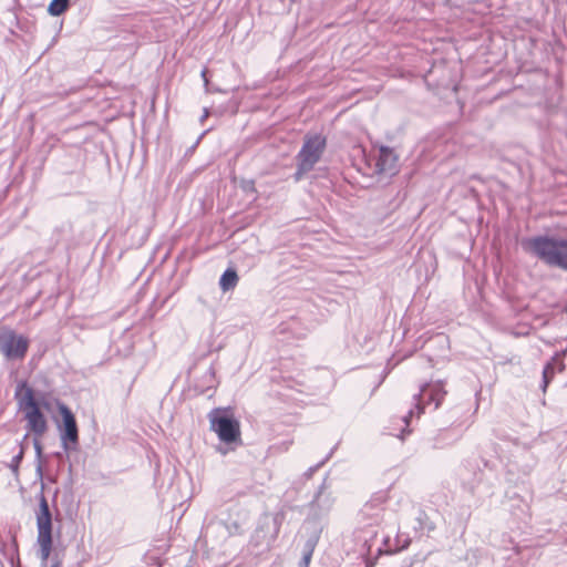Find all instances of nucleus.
I'll list each match as a JSON object with an SVG mask.
<instances>
[{"label":"nucleus","instance_id":"nucleus-1","mask_svg":"<svg viewBox=\"0 0 567 567\" xmlns=\"http://www.w3.org/2000/svg\"><path fill=\"white\" fill-rule=\"evenodd\" d=\"M522 247L546 266L567 271V237L537 235L524 238Z\"/></svg>","mask_w":567,"mask_h":567},{"label":"nucleus","instance_id":"nucleus-23","mask_svg":"<svg viewBox=\"0 0 567 567\" xmlns=\"http://www.w3.org/2000/svg\"><path fill=\"white\" fill-rule=\"evenodd\" d=\"M365 567H373V563L368 564Z\"/></svg>","mask_w":567,"mask_h":567},{"label":"nucleus","instance_id":"nucleus-22","mask_svg":"<svg viewBox=\"0 0 567 567\" xmlns=\"http://www.w3.org/2000/svg\"><path fill=\"white\" fill-rule=\"evenodd\" d=\"M320 497H321V492H319L315 498V503H318L320 501Z\"/></svg>","mask_w":567,"mask_h":567},{"label":"nucleus","instance_id":"nucleus-6","mask_svg":"<svg viewBox=\"0 0 567 567\" xmlns=\"http://www.w3.org/2000/svg\"><path fill=\"white\" fill-rule=\"evenodd\" d=\"M29 339L18 334L12 329H4L0 332V352L9 360H23L28 349Z\"/></svg>","mask_w":567,"mask_h":567},{"label":"nucleus","instance_id":"nucleus-7","mask_svg":"<svg viewBox=\"0 0 567 567\" xmlns=\"http://www.w3.org/2000/svg\"><path fill=\"white\" fill-rule=\"evenodd\" d=\"M58 410L63 421V431L60 435L62 446L65 451L73 450L79 442V431L75 417L72 411L64 403L59 402Z\"/></svg>","mask_w":567,"mask_h":567},{"label":"nucleus","instance_id":"nucleus-9","mask_svg":"<svg viewBox=\"0 0 567 567\" xmlns=\"http://www.w3.org/2000/svg\"><path fill=\"white\" fill-rule=\"evenodd\" d=\"M399 157L394 150L381 146L375 156V172L385 176H393L399 171Z\"/></svg>","mask_w":567,"mask_h":567},{"label":"nucleus","instance_id":"nucleus-16","mask_svg":"<svg viewBox=\"0 0 567 567\" xmlns=\"http://www.w3.org/2000/svg\"><path fill=\"white\" fill-rule=\"evenodd\" d=\"M34 449H35V453H37L38 458H40L41 455H42V446H41V444H40L38 439L34 440Z\"/></svg>","mask_w":567,"mask_h":567},{"label":"nucleus","instance_id":"nucleus-11","mask_svg":"<svg viewBox=\"0 0 567 567\" xmlns=\"http://www.w3.org/2000/svg\"><path fill=\"white\" fill-rule=\"evenodd\" d=\"M237 282H238L237 272L234 269L228 268L221 275L220 280H219V286L223 291H229L237 286Z\"/></svg>","mask_w":567,"mask_h":567},{"label":"nucleus","instance_id":"nucleus-13","mask_svg":"<svg viewBox=\"0 0 567 567\" xmlns=\"http://www.w3.org/2000/svg\"><path fill=\"white\" fill-rule=\"evenodd\" d=\"M559 364L558 361L549 362L545 365L543 371V390L545 391L550 379L555 374L556 367Z\"/></svg>","mask_w":567,"mask_h":567},{"label":"nucleus","instance_id":"nucleus-18","mask_svg":"<svg viewBox=\"0 0 567 567\" xmlns=\"http://www.w3.org/2000/svg\"><path fill=\"white\" fill-rule=\"evenodd\" d=\"M206 74H207V69H204V70L202 71V78L204 79V84H205V86L207 87V86H208V80H207Z\"/></svg>","mask_w":567,"mask_h":567},{"label":"nucleus","instance_id":"nucleus-15","mask_svg":"<svg viewBox=\"0 0 567 567\" xmlns=\"http://www.w3.org/2000/svg\"><path fill=\"white\" fill-rule=\"evenodd\" d=\"M323 464V462L317 464L316 466H311L309 467L306 472H305V476L306 478H310L312 476V474Z\"/></svg>","mask_w":567,"mask_h":567},{"label":"nucleus","instance_id":"nucleus-8","mask_svg":"<svg viewBox=\"0 0 567 567\" xmlns=\"http://www.w3.org/2000/svg\"><path fill=\"white\" fill-rule=\"evenodd\" d=\"M445 395L446 391L444 390L443 383L441 381L423 384L420 389L419 394L414 395V399L416 401V414L420 415L423 412L424 403L433 402L434 409H437L441 405Z\"/></svg>","mask_w":567,"mask_h":567},{"label":"nucleus","instance_id":"nucleus-4","mask_svg":"<svg viewBox=\"0 0 567 567\" xmlns=\"http://www.w3.org/2000/svg\"><path fill=\"white\" fill-rule=\"evenodd\" d=\"M326 148V138L320 134L306 135L303 145L297 155L296 179L310 172L321 158Z\"/></svg>","mask_w":567,"mask_h":567},{"label":"nucleus","instance_id":"nucleus-5","mask_svg":"<svg viewBox=\"0 0 567 567\" xmlns=\"http://www.w3.org/2000/svg\"><path fill=\"white\" fill-rule=\"evenodd\" d=\"M20 409L24 414L29 431L34 433L38 437L42 436L48 430V422L40 410V405L31 388H27L20 399Z\"/></svg>","mask_w":567,"mask_h":567},{"label":"nucleus","instance_id":"nucleus-20","mask_svg":"<svg viewBox=\"0 0 567 567\" xmlns=\"http://www.w3.org/2000/svg\"><path fill=\"white\" fill-rule=\"evenodd\" d=\"M208 115H209V111H208V109H204V113H203V115H202V117H200V122H203L205 118H207V117H208Z\"/></svg>","mask_w":567,"mask_h":567},{"label":"nucleus","instance_id":"nucleus-21","mask_svg":"<svg viewBox=\"0 0 567 567\" xmlns=\"http://www.w3.org/2000/svg\"><path fill=\"white\" fill-rule=\"evenodd\" d=\"M37 474L42 477V466L41 464L39 463L38 466H37Z\"/></svg>","mask_w":567,"mask_h":567},{"label":"nucleus","instance_id":"nucleus-19","mask_svg":"<svg viewBox=\"0 0 567 567\" xmlns=\"http://www.w3.org/2000/svg\"><path fill=\"white\" fill-rule=\"evenodd\" d=\"M413 414H414V410H410L409 414L403 417L405 425L409 424V417H411Z\"/></svg>","mask_w":567,"mask_h":567},{"label":"nucleus","instance_id":"nucleus-12","mask_svg":"<svg viewBox=\"0 0 567 567\" xmlns=\"http://www.w3.org/2000/svg\"><path fill=\"white\" fill-rule=\"evenodd\" d=\"M69 0H52L48 11L51 16L58 17L68 9Z\"/></svg>","mask_w":567,"mask_h":567},{"label":"nucleus","instance_id":"nucleus-3","mask_svg":"<svg viewBox=\"0 0 567 567\" xmlns=\"http://www.w3.org/2000/svg\"><path fill=\"white\" fill-rule=\"evenodd\" d=\"M35 518L39 557L43 564H47L52 550V514L43 492L39 496V508L35 512Z\"/></svg>","mask_w":567,"mask_h":567},{"label":"nucleus","instance_id":"nucleus-14","mask_svg":"<svg viewBox=\"0 0 567 567\" xmlns=\"http://www.w3.org/2000/svg\"><path fill=\"white\" fill-rule=\"evenodd\" d=\"M23 455H24V450H23V446H20V451L19 453L13 456V458L11 460V464H10V468L17 473L18 472V468H19V465L23 458Z\"/></svg>","mask_w":567,"mask_h":567},{"label":"nucleus","instance_id":"nucleus-17","mask_svg":"<svg viewBox=\"0 0 567 567\" xmlns=\"http://www.w3.org/2000/svg\"><path fill=\"white\" fill-rule=\"evenodd\" d=\"M310 557H311V551H309L307 555H305V557L302 559V564H301L302 567H308Z\"/></svg>","mask_w":567,"mask_h":567},{"label":"nucleus","instance_id":"nucleus-10","mask_svg":"<svg viewBox=\"0 0 567 567\" xmlns=\"http://www.w3.org/2000/svg\"><path fill=\"white\" fill-rule=\"evenodd\" d=\"M385 502V495L380 493L373 496L369 502L364 504L361 509L363 516L371 520L372 524H379L383 518V503Z\"/></svg>","mask_w":567,"mask_h":567},{"label":"nucleus","instance_id":"nucleus-2","mask_svg":"<svg viewBox=\"0 0 567 567\" xmlns=\"http://www.w3.org/2000/svg\"><path fill=\"white\" fill-rule=\"evenodd\" d=\"M209 429L216 433L220 442L241 444L240 423L234 417L229 409L215 408L208 415Z\"/></svg>","mask_w":567,"mask_h":567}]
</instances>
